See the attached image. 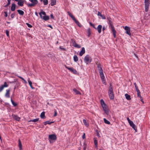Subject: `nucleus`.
Instances as JSON below:
<instances>
[{
    "label": "nucleus",
    "mask_w": 150,
    "mask_h": 150,
    "mask_svg": "<svg viewBox=\"0 0 150 150\" xmlns=\"http://www.w3.org/2000/svg\"><path fill=\"white\" fill-rule=\"evenodd\" d=\"M40 17L45 21L48 20L49 19V17L48 16H46V13L44 11H41L39 13Z\"/></svg>",
    "instance_id": "1"
},
{
    "label": "nucleus",
    "mask_w": 150,
    "mask_h": 150,
    "mask_svg": "<svg viewBox=\"0 0 150 150\" xmlns=\"http://www.w3.org/2000/svg\"><path fill=\"white\" fill-rule=\"evenodd\" d=\"M91 57L89 55H87L85 57L84 61L86 64H87L88 63H91Z\"/></svg>",
    "instance_id": "2"
},
{
    "label": "nucleus",
    "mask_w": 150,
    "mask_h": 150,
    "mask_svg": "<svg viewBox=\"0 0 150 150\" xmlns=\"http://www.w3.org/2000/svg\"><path fill=\"white\" fill-rule=\"evenodd\" d=\"M145 11L147 12L148 11L149 7L150 4L149 0H144Z\"/></svg>",
    "instance_id": "3"
},
{
    "label": "nucleus",
    "mask_w": 150,
    "mask_h": 150,
    "mask_svg": "<svg viewBox=\"0 0 150 150\" xmlns=\"http://www.w3.org/2000/svg\"><path fill=\"white\" fill-rule=\"evenodd\" d=\"M99 75L100 78L102 80V82L103 84L105 85L106 84V81L105 80V76H104V75L103 73V72H100Z\"/></svg>",
    "instance_id": "4"
},
{
    "label": "nucleus",
    "mask_w": 150,
    "mask_h": 150,
    "mask_svg": "<svg viewBox=\"0 0 150 150\" xmlns=\"http://www.w3.org/2000/svg\"><path fill=\"white\" fill-rule=\"evenodd\" d=\"M107 20L108 21V23L109 24V26L110 27L111 29L114 28L113 25V23L112 21L111 18L110 17H108Z\"/></svg>",
    "instance_id": "5"
},
{
    "label": "nucleus",
    "mask_w": 150,
    "mask_h": 150,
    "mask_svg": "<svg viewBox=\"0 0 150 150\" xmlns=\"http://www.w3.org/2000/svg\"><path fill=\"white\" fill-rule=\"evenodd\" d=\"M101 106L105 112L106 114V115H108L109 114V111L108 109L107 108V106L105 104L101 105Z\"/></svg>",
    "instance_id": "6"
},
{
    "label": "nucleus",
    "mask_w": 150,
    "mask_h": 150,
    "mask_svg": "<svg viewBox=\"0 0 150 150\" xmlns=\"http://www.w3.org/2000/svg\"><path fill=\"white\" fill-rule=\"evenodd\" d=\"M124 29L126 30L125 33L126 34H128L129 36H130L131 33H130V28L127 26H125L124 27Z\"/></svg>",
    "instance_id": "7"
},
{
    "label": "nucleus",
    "mask_w": 150,
    "mask_h": 150,
    "mask_svg": "<svg viewBox=\"0 0 150 150\" xmlns=\"http://www.w3.org/2000/svg\"><path fill=\"white\" fill-rule=\"evenodd\" d=\"M56 139V136L55 134H50L49 135V139L50 140H53Z\"/></svg>",
    "instance_id": "8"
},
{
    "label": "nucleus",
    "mask_w": 150,
    "mask_h": 150,
    "mask_svg": "<svg viewBox=\"0 0 150 150\" xmlns=\"http://www.w3.org/2000/svg\"><path fill=\"white\" fill-rule=\"evenodd\" d=\"M70 71H71V72H72L74 74H76L77 72L76 69H74L73 68L71 67H68L67 66H65Z\"/></svg>",
    "instance_id": "9"
},
{
    "label": "nucleus",
    "mask_w": 150,
    "mask_h": 150,
    "mask_svg": "<svg viewBox=\"0 0 150 150\" xmlns=\"http://www.w3.org/2000/svg\"><path fill=\"white\" fill-rule=\"evenodd\" d=\"M137 92V95L138 97L140 99L141 101L143 103H144V102L143 101V99L142 97L141 96L140 94V92L139 89L137 90L136 91Z\"/></svg>",
    "instance_id": "10"
},
{
    "label": "nucleus",
    "mask_w": 150,
    "mask_h": 150,
    "mask_svg": "<svg viewBox=\"0 0 150 150\" xmlns=\"http://www.w3.org/2000/svg\"><path fill=\"white\" fill-rule=\"evenodd\" d=\"M8 86V85L7 84L6 82H4V85H1L0 87V92L2 91L4 87H7Z\"/></svg>",
    "instance_id": "11"
},
{
    "label": "nucleus",
    "mask_w": 150,
    "mask_h": 150,
    "mask_svg": "<svg viewBox=\"0 0 150 150\" xmlns=\"http://www.w3.org/2000/svg\"><path fill=\"white\" fill-rule=\"evenodd\" d=\"M24 2L25 4L26 3V2L25 0H21L18 1L17 4L18 6H23Z\"/></svg>",
    "instance_id": "12"
},
{
    "label": "nucleus",
    "mask_w": 150,
    "mask_h": 150,
    "mask_svg": "<svg viewBox=\"0 0 150 150\" xmlns=\"http://www.w3.org/2000/svg\"><path fill=\"white\" fill-rule=\"evenodd\" d=\"M130 126L134 130H136L137 129V127L135 126V125L133 123V122L132 121L130 123H129Z\"/></svg>",
    "instance_id": "13"
},
{
    "label": "nucleus",
    "mask_w": 150,
    "mask_h": 150,
    "mask_svg": "<svg viewBox=\"0 0 150 150\" xmlns=\"http://www.w3.org/2000/svg\"><path fill=\"white\" fill-rule=\"evenodd\" d=\"M109 96L110 99H113L114 98V95L113 92H108Z\"/></svg>",
    "instance_id": "14"
},
{
    "label": "nucleus",
    "mask_w": 150,
    "mask_h": 150,
    "mask_svg": "<svg viewBox=\"0 0 150 150\" xmlns=\"http://www.w3.org/2000/svg\"><path fill=\"white\" fill-rule=\"evenodd\" d=\"M72 42L73 43L74 46L75 47L78 48H80L81 47L80 45L76 43L75 41H72Z\"/></svg>",
    "instance_id": "15"
},
{
    "label": "nucleus",
    "mask_w": 150,
    "mask_h": 150,
    "mask_svg": "<svg viewBox=\"0 0 150 150\" xmlns=\"http://www.w3.org/2000/svg\"><path fill=\"white\" fill-rule=\"evenodd\" d=\"M85 53V49L84 47L81 48V50L80 52L79 55L81 56Z\"/></svg>",
    "instance_id": "16"
},
{
    "label": "nucleus",
    "mask_w": 150,
    "mask_h": 150,
    "mask_svg": "<svg viewBox=\"0 0 150 150\" xmlns=\"http://www.w3.org/2000/svg\"><path fill=\"white\" fill-rule=\"evenodd\" d=\"M102 28V26L101 25H100L98 26L97 28H96V29H97L98 30V33H100L101 32Z\"/></svg>",
    "instance_id": "17"
},
{
    "label": "nucleus",
    "mask_w": 150,
    "mask_h": 150,
    "mask_svg": "<svg viewBox=\"0 0 150 150\" xmlns=\"http://www.w3.org/2000/svg\"><path fill=\"white\" fill-rule=\"evenodd\" d=\"M10 90L9 89H7L6 90V93L5 95V96L7 98H9L10 97Z\"/></svg>",
    "instance_id": "18"
},
{
    "label": "nucleus",
    "mask_w": 150,
    "mask_h": 150,
    "mask_svg": "<svg viewBox=\"0 0 150 150\" xmlns=\"http://www.w3.org/2000/svg\"><path fill=\"white\" fill-rule=\"evenodd\" d=\"M97 68L99 70V73L100 72H103L102 67H101V66L100 64H98V65Z\"/></svg>",
    "instance_id": "19"
},
{
    "label": "nucleus",
    "mask_w": 150,
    "mask_h": 150,
    "mask_svg": "<svg viewBox=\"0 0 150 150\" xmlns=\"http://www.w3.org/2000/svg\"><path fill=\"white\" fill-rule=\"evenodd\" d=\"M28 83H29V84L30 86V87H31V88L32 89H35V88L33 87V86H32V82H31V81H30V79L29 78H28Z\"/></svg>",
    "instance_id": "20"
},
{
    "label": "nucleus",
    "mask_w": 150,
    "mask_h": 150,
    "mask_svg": "<svg viewBox=\"0 0 150 150\" xmlns=\"http://www.w3.org/2000/svg\"><path fill=\"white\" fill-rule=\"evenodd\" d=\"M16 4H12L11 8V10L12 11H14L15 10L16 8Z\"/></svg>",
    "instance_id": "21"
},
{
    "label": "nucleus",
    "mask_w": 150,
    "mask_h": 150,
    "mask_svg": "<svg viewBox=\"0 0 150 150\" xmlns=\"http://www.w3.org/2000/svg\"><path fill=\"white\" fill-rule=\"evenodd\" d=\"M29 1L35 5H36L38 3V1L37 0H29Z\"/></svg>",
    "instance_id": "22"
},
{
    "label": "nucleus",
    "mask_w": 150,
    "mask_h": 150,
    "mask_svg": "<svg viewBox=\"0 0 150 150\" xmlns=\"http://www.w3.org/2000/svg\"><path fill=\"white\" fill-rule=\"evenodd\" d=\"M13 118L16 120L18 121H19L21 118L19 117L18 116L16 115H14L13 116Z\"/></svg>",
    "instance_id": "23"
},
{
    "label": "nucleus",
    "mask_w": 150,
    "mask_h": 150,
    "mask_svg": "<svg viewBox=\"0 0 150 150\" xmlns=\"http://www.w3.org/2000/svg\"><path fill=\"white\" fill-rule=\"evenodd\" d=\"M125 96L126 99L128 100H129L131 99V96L128 94L126 93L125 94Z\"/></svg>",
    "instance_id": "24"
},
{
    "label": "nucleus",
    "mask_w": 150,
    "mask_h": 150,
    "mask_svg": "<svg viewBox=\"0 0 150 150\" xmlns=\"http://www.w3.org/2000/svg\"><path fill=\"white\" fill-rule=\"evenodd\" d=\"M17 12L18 13L21 15L23 16L24 14V12L23 11L21 10H18Z\"/></svg>",
    "instance_id": "25"
},
{
    "label": "nucleus",
    "mask_w": 150,
    "mask_h": 150,
    "mask_svg": "<svg viewBox=\"0 0 150 150\" xmlns=\"http://www.w3.org/2000/svg\"><path fill=\"white\" fill-rule=\"evenodd\" d=\"M83 122L84 124V125L86 126V127H88L89 126V124L87 122L86 120L83 119Z\"/></svg>",
    "instance_id": "26"
},
{
    "label": "nucleus",
    "mask_w": 150,
    "mask_h": 150,
    "mask_svg": "<svg viewBox=\"0 0 150 150\" xmlns=\"http://www.w3.org/2000/svg\"><path fill=\"white\" fill-rule=\"evenodd\" d=\"M111 30H112V31L113 32V35L114 36V37L115 38L116 37V31L115 30L114 28H112V29H111Z\"/></svg>",
    "instance_id": "27"
},
{
    "label": "nucleus",
    "mask_w": 150,
    "mask_h": 150,
    "mask_svg": "<svg viewBox=\"0 0 150 150\" xmlns=\"http://www.w3.org/2000/svg\"><path fill=\"white\" fill-rule=\"evenodd\" d=\"M67 13L72 18L73 20L75 19V18L69 12L67 11Z\"/></svg>",
    "instance_id": "28"
},
{
    "label": "nucleus",
    "mask_w": 150,
    "mask_h": 150,
    "mask_svg": "<svg viewBox=\"0 0 150 150\" xmlns=\"http://www.w3.org/2000/svg\"><path fill=\"white\" fill-rule=\"evenodd\" d=\"M51 3L50 4L51 5L53 6L56 4V0H51Z\"/></svg>",
    "instance_id": "29"
},
{
    "label": "nucleus",
    "mask_w": 150,
    "mask_h": 150,
    "mask_svg": "<svg viewBox=\"0 0 150 150\" xmlns=\"http://www.w3.org/2000/svg\"><path fill=\"white\" fill-rule=\"evenodd\" d=\"M113 87L111 84L110 85V86L109 88L108 92H113Z\"/></svg>",
    "instance_id": "30"
},
{
    "label": "nucleus",
    "mask_w": 150,
    "mask_h": 150,
    "mask_svg": "<svg viewBox=\"0 0 150 150\" xmlns=\"http://www.w3.org/2000/svg\"><path fill=\"white\" fill-rule=\"evenodd\" d=\"M74 60V62H77L78 60V58L76 55H74L73 57Z\"/></svg>",
    "instance_id": "31"
},
{
    "label": "nucleus",
    "mask_w": 150,
    "mask_h": 150,
    "mask_svg": "<svg viewBox=\"0 0 150 150\" xmlns=\"http://www.w3.org/2000/svg\"><path fill=\"white\" fill-rule=\"evenodd\" d=\"M40 117L42 119H44L45 117V112H42L40 115Z\"/></svg>",
    "instance_id": "32"
},
{
    "label": "nucleus",
    "mask_w": 150,
    "mask_h": 150,
    "mask_svg": "<svg viewBox=\"0 0 150 150\" xmlns=\"http://www.w3.org/2000/svg\"><path fill=\"white\" fill-rule=\"evenodd\" d=\"M103 120L105 124L108 125L110 124V122L109 121L106 120L105 118H104L103 119Z\"/></svg>",
    "instance_id": "33"
},
{
    "label": "nucleus",
    "mask_w": 150,
    "mask_h": 150,
    "mask_svg": "<svg viewBox=\"0 0 150 150\" xmlns=\"http://www.w3.org/2000/svg\"><path fill=\"white\" fill-rule=\"evenodd\" d=\"M39 120V118H37V119H33V120H30L28 122H35L38 121Z\"/></svg>",
    "instance_id": "34"
},
{
    "label": "nucleus",
    "mask_w": 150,
    "mask_h": 150,
    "mask_svg": "<svg viewBox=\"0 0 150 150\" xmlns=\"http://www.w3.org/2000/svg\"><path fill=\"white\" fill-rule=\"evenodd\" d=\"M94 142L96 147H98V141L96 139L94 138Z\"/></svg>",
    "instance_id": "35"
},
{
    "label": "nucleus",
    "mask_w": 150,
    "mask_h": 150,
    "mask_svg": "<svg viewBox=\"0 0 150 150\" xmlns=\"http://www.w3.org/2000/svg\"><path fill=\"white\" fill-rule=\"evenodd\" d=\"M73 20L74 21L75 23L76 24L78 25L80 27V23L79 22L77 21L75 18Z\"/></svg>",
    "instance_id": "36"
},
{
    "label": "nucleus",
    "mask_w": 150,
    "mask_h": 150,
    "mask_svg": "<svg viewBox=\"0 0 150 150\" xmlns=\"http://www.w3.org/2000/svg\"><path fill=\"white\" fill-rule=\"evenodd\" d=\"M73 91L76 93V94H80L81 93L80 92L78 91L77 90H76L75 88H74L73 89Z\"/></svg>",
    "instance_id": "37"
},
{
    "label": "nucleus",
    "mask_w": 150,
    "mask_h": 150,
    "mask_svg": "<svg viewBox=\"0 0 150 150\" xmlns=\"http://www.w3.org/2000/svg\"><path fill=\"white\" fill-rule=\"evenodd\" d=\"M26 4L27 5V6L28 7H33L34 6H35L34 4H33L32 3L31 4H28L26 3Z\"/></svg>",
    "instance_id": "38"
},
{
    "label": "nucleus",
    "mask_w": 150,
    "mask_h": 150,
    "mask_svg": "<svg viewBox=\"0 0 150 150\" xmlns=\"http://www.w3.org/2000/svg\"><path fill=\"white\" fill-rule=\"evenodd\" d=\"M87 145L85 142H84L83 145V150H86Z\"/></svg>",
    "instance_id": "39"
},
{
    "label": "nucleus",
    "mask_w": 150,
    "mask_h": 150,
    "mask_svg": "<svg viewBox=\"0 0 150 150\" xmlns=\"http://www.w3.org/2000/svg\"><path fill=\"white\" fill-rule=\"evenodd\" d=\"M91 31L90 29H88L87 30V33L88 34V37H89L91 34Z\"/></svg>",
    "instance_id": "40"
},
{
    "label": "nucleus",
    "mask_w": 150,
    "mask_h": 150,
    "mask_svg": "<svg viewBox=\"0 0 150 150\" xmlns=\"http://www.w3.org/2000/svg\"><path fill=\"white\" fill-rule=\"evenodd\" d=\"M53 122H50L49 121H47L46 122H44V125H46L47 124H50L51 123H53Z\"/></svg>",
    "instance_id": "41"
},
{
    "label": "nucleus",
    "mask_w": 150,
    "mask_h": 150,
    "mask_svg": "<svg viewBox=\"0 0 150 150\" xmlns=\"http://www.w3.org/2000/svg\"><path fill=\"white\" fill-rule=\"evenodd\" d=\"M43 2L44 4L45 5H47L48 4V0H43Z\"/></svg>",
    "instance_id": "42"
},
{
    "label": "nucleus",
    "mask_w": 150,
    "mask_h": 150,
    "mask_svg": "<svg viewBox=\"0 0 150 150\" xmlns=\"http://www.w3.org/2000/svg\"><path fill=\"white\" fill-rule=\"evenodd\" d=\"M59 48L62 51H65L66 50V49L64 48L62 46H60L59 47Z\"/></svg>",
    "instance_id": "43"
},
{
    "label": "nucleus",
    "mask_w": 150,
    "mask_h": 150,
    "mask_svg": "<svg viewBox=\"0 0 150 150\" xmlns=\"http://www.w3.org/2000/svg\"><path fill=\"white\" fill-rule=\"evenodd\" d=\"M18 142H19L18 147H22V144H21V140L20 139H19Z\"/></svg>",
    "instance_id": "44"
},
{
    "label": "nucleus",
    "mask_w": 150,
    "mask_h": 150,
    "mask_svg": "<svg viewBox=\"0 0 150 150\" xmlns=\"http://www.w3.org/2000/svg\"><path fill=\"white\" fill-rule=\"evenodd\" d=\"M89 24L93 28H94L95 29H96V28H95V25H94V24H92L91 22H89Z\"/></svg>",
    "instance_id": "45"
},
{
    "label": "nucleus",
    "mask_w": 150,
    "mask_h": 150,
    "mask_svg": "<svg viewBox=\"0 0 150 150\" xmlns=\"http://www.w3.org/2000/svg\"><path fill=\"white\" fill-rule=\"evenodd\" d=\"M6 34L7 37H9V32L8 30H6Z\"/></svg>",
    "instance_id": "46"
},
{
    "label": "nucleus",
    "mask_w": 150,
    "mask_h": 150,
    "mask_svg": "<svg viewBox=\"0 0 150 150\" xmlns=\"http://www.w3.org/2000/svg\"><path fill=\"white\" fill-rule=\"evenodd\" d=\"M101 105H103L105 104L104 100L103 99H101L100 100Z\"/></svg>",
    "instance_id": "47"
},
{
    "label": "nucleus",
    "mask_w": 150,
    "mask_h": 150,
    "mask_svg": "<svg viewBox=\"0 0 150 150\" xmlns=\"http://www.w3.org/2000/svg\"><path fill=\"white\" fill-rule=\"evenodd\" d=\"M134 86H135V89H136V91L137 90H138V87H137V85H136V83H134Z\"/></svg>",
    "instance_id": "48"
},
{
    "label": "nucleus",
    "mask_w": 150,
    "mask_h": 150,
    "mask_svg": "<svg viewBox=\"0 0 150 150\" xmlns=\"http://www.w3.org/2000/svg\"><path fill=\"white\" fill-rule=\"evenodd\" d=\"M26 24L28 26L29 28H31L32 27V26L31 24H30L28 23H27Z\"/></svg>",
    "instance_id": "49"
},
{
    "label": "nucleus",
    "mask_w": 150,
    "mask_h": 150,
    "mask_svg": "<svg viewBox=\"0 0 150 150\" xmlns=\"http://www.w3.org/2000/svg\"><path fill=\"white\" fill-rule=\"evenodd\" d=\"M15 16V14L14 13H12L11 15V18L12 19Z\"/></svg>",
    "instance_id": "50"
},
{
    "label": "nucleus",
    "mask_w": 150,
    "mask_h": 150,
    "mask_svg": "<svg viewBox=\"0 0 150 150\" xmlns=\"http://www.w3.org/2000/svg\"><path fill=\"white\" fill-rule=\"evenodd\" d=\"M4 13L5 14V15L4 16L5 17H7L8 16V14H7V11H5L4 12Z\"/></svg>",
    "instance_id": "51"
},
{
    "label": "nucleus",
    "mask_w": 150,
    "mask_h": 150,
    "mask_svg": "<svg viewBox=\"0 0 150 150\" xmlns=\"http://www.w3.org/2000/svg\"><path fill=\"white\" fill-rule=\"evenodd\" d=\"M97 15L98 16H102V14H101V13L99 11H98V14H97Z\"/></svg>",
    "instance_id": "52"
},
{
    "label": "nucleus",
    "mask_w": 150,
    "mask_h": 150,
    "mask_svg": "<svg viewBox=\"0 0 150 150\" xmlns=\"http://www.w3.org/2000/svg\"><path fill=\"white\" fill-rule=\"evenodd\" d=\"M12 104L15 107L17 105V104L15 103L14 102H13V103H12Z\"/></svg>",
    "instance_id": "53"
},
{
    "label": "nucleus",
    "mask_w": 150,
    "mask_h": 150,
    "mask_svg": "<svg viewBox=\"0 0 150 150\" xmlns=\"http://www.w3.org/2000/svg\"><path fill=\"white\" fill-rule=\"evenodd\" d=\"M86 138L85 134V133H83V134L82 136V138L83 139H84Z\"/></svg>",
    "instance_id": "54"
},
{
    "label": "nucleus",
    "mask_w": 150,
    "mask_h": 150,
    "mask_svg": "<svg viewBox=\"0 0 150 150\" xmlns=\"http://www.w3.org/2000/svg\"><path fill=\"white\" fill-rule=\"evenodd\" d=\"M127 120L129 123H130L132 121L130 120L129 119V117H127Z\"/></svg>",
    "instance_id": "55"
},
{
    "label": "nucleus",
    "mask_w": 150,
    "mask_h": 150,
    "mask_svg": "<svg viewBox=\"0 0 150 150\" xmlns=\"http://www.w3.org/2000/svg\"><path fill=\"white\" fill-rule=\"evenodd\" d=\"M11 0H7L8 2L7 4H8V5H9L11 3Z\"/></svg>",
    "instance_id": "56"
},
{
    "label": "nucleus",
    "mask_w": 150,
    "mask_h": 150,
    "mask_svg": "<svg viewBox=\"0 0 150 150\" xmlns=\"http://www.w3.org/2000/svg\"><path fill=\"white\" fill-rule=\"evenodd\" d=\"M101 17H102V18L103 19H105V18H106L105 16L104 15H102V16H101Z\"/></svg>",
    "instance_id": "57"
},
{
    "label": "nucleus",
    "mask_w": 150,
    "mask_h": 150,
    "mask_svg": "<svg viewBox=\"0 0 150 150\" xmlns=\"http://www.w3.org/2000/svg\"><path fill=\"white\" fill-rule=\"evenodd\" d=\"M18 76L19 78L21 79L22 80H23V81L24 80V79L23 78V77H21V76Z\"/></svg>",
    "instance_id": "58"
},
{
    "label": "nucleus",
    "mask_w": 150,
    "mask_h": 150,
    "mask_svg": "<svg viewBox=\"0 0 150 150\" xmlns=\"http://www.w3.org/2000/svg\"><path fill=\"white\" fill-rule=\"evenodd\" d=\"M105 29V26H103L102 28V31H104V30Z\"/></svg>",
    "instance_id": "59"
},
{
    "label": "nucleus",
    "mask_w": 150,
    "mask_h": 150,
    "mask_svg": "<svg viewBox=\"0 0 150 150\" xmlns=\"http://www.w3.org/2000/svg\"><path fill=\"white\" fill-rule=\"evenodd\" d=\"M56 116V111L55 110L54 112V116Z\"/></svg>",
    "instance_id": "60"
},
{
    "label": "nucleus",
    "mask_w": 150,
    "mask_h": 150,
    "mask_svg": "<svg viewBox=\"0 0 150 150\" xmlns=\"http://www.w3.org/2000/svg\"><path fill=\"white\" fill-rule=\"evenodd\" d=\"M8 6H9V5H8V4H6V5H5L4 6V7H7Z\"/></svg>",
    "instance_id": "61"
},
{
    "label": "nucleus",
    "mask_w": 150,
    "mask_h": 150,
    "mask_svg": "<svg viewBox=\"0 0 150 150\" xmlns=\"http://www.w3.org/2000/svg\"><path fill=\"white\" fill-rule=\"evenodd\" d=\"M50 17H51V18H54L53 15L52 14L51 15Z\"/></svg>",
    "instance_id": "62"
},
{
    "label": "nucleus",
    "mask_w": 150,
    "mask_h": 150,
    "mask_svg": "<svg viewBox=\"0 0 150 150\" xmlns=\"http://www.w3.org/2000/svg\"><path fill=\"white\" fill-rule=\"evenodd\" d=\"M35 15L37 16H38V13L36 12H35Z\"/></svg>",
    "instance_id": "63"
},
{
    "label": "nucleus",
    "mask_w": 150,
    "mask_h": 150,
    "mask_svg": "<svg viewBox=\"0 0 150 150\" xmlns=\"http://www.w3.org/2000/svg\"><path fill=\"white\" fill-rule=\"evenodd\" d=\"M20 150H22V147H19Z\"/></svg>",
    "instance_id": "64"
}]
</instances>
